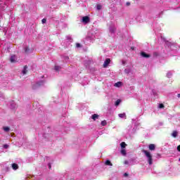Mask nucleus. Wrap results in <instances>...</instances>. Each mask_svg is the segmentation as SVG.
Here are the masks:
<instances>
[{"instance_id": "obj_5", "label": "nucleus", "mask_w": 180, "mask_h": 180, "mask_svg": "<svg viewBox=\"0 0 180 180\" xmlns=\"http://www.w3.org/2000/svg\"><path fill=\"white\" fill-rule=\"evenodd\" d=\"M109 64H110V58L105 59V60L104 61V64H103L104 68H106V67L108 65H109Z\"/></svg>"}, {"instance_id": "obj_41", "label": "nucleus", "mask_w": 180, "mask_h": 180, "mask_svg": "<svg viewBox=\"0 0 180 180\" xmlns=\"http://www.w3.org/2000/svg\"><path fill=\"white\" fill-rule=\"evenodd\" d=\"M6 171H9V167H6Z\"/></svg>"}, {"instance_id": "obj_27", "label": "nucleus", "mask_w": 180, "mask_h": 180, "mask_svg": "<svg viewBox=\"0 0 180 180\" xmlns=\"http://www.w3.org/2000/svg\"><path fill=\"white\" fill-rule=\"evenodd\" d=\"M60 68H61V67H60V66H55L56 71H60Z\"/></svg>"}, {"instance_id": "obj_2", "label": "nucleus", "mask_w": 180, "mask_h": 180, "mask_svg": "<svg viewBox=\"0 0 180 180\" xmlns=\"http://www.w3.org/2000/svg\"><path fill=\"white\" fill-rule=\"evenodd\" d=\"M46 84V80H40L38 82L32 84V89H37L39 86H43Z\"/></svg>"}, {"instance_id": "obj_30", "label": "nucleus", "mask_w": 180, "mask_h": 180, "mask_svg": "<svg viewBox=\"0 0 180 180\" xmlns=\"http://www.w3.org/2000/svg\"><path fill=\"white\" fill-rule=\"evenodd\" d=\"M9 148V145H8V144H5V145H4V148Z\"/></svg>"}, {"instance_id": "obj_26", "label": "nucleus", "mask_w": 180, "mask_h": 180, "mask_svg": "<svg viewBox=\"0 0 180 180\" xmlns=\"http://www.w3.org/2000/svg\"><path fill=\"white\" fill-rule=\"evenodd\" d=\"M121 147L122 148H124L126 147V143L124 142L121 143Z\"/></svg>"}, {"instance_id": "obj_28", "label": "nucleus", "mask_w": 180, "mask_h": 180, "mask_svg": "<svg viewBox=\"0 0 180 180\" xmlns=\"http://www.w3.org/2000/svg\"><path fill=\"white\" fill-rule=\"evenodd\" d=\"M159 108L164 109V104H162V103L159 104Z\"/></svg>"}, {"instance_id": "obj_38", "label": "nucleus", "mask_w": 180, "mask_h": 180, "mask_svg": "<svg viewBox=\"0 0 180 180\" xmlns=\"http://www.w3.org/2000/svg\"><path fill=\"white\" fill-rule=\"evenodd\" d=\"M162 122H159V126H162Z\"/></svg>"}, {"instance_id": "obj_36", "label": "nucleus", "mask_w": 180, "mask_h": 180, "mask_svg": "<svg viewBox=\"0 0 180 180\" xmlns=\"http://www.w3.org/2000/svg\"><path fill=\"white\" fill-rule=\"evenodd\" d=\"M177 150L180 151V145L177 146Z\"/></svg>"}, {"instance_id": "obj_34", "label": "nucleus", "mask_w": 180, "mask_h": 180, "mask_svg": "<svg viewBox=\"0 0 180 180\" xmlns=\"http://www.w3.org/2000/svg\"><path fill=\"white\" fill-rule=\"evenodd\" d=\"M126 5H127V6H130V2H127Z\"/></svg>"}, {"instance_id": "obj_39", "label": "nucleus", "mask_w": 180, "mask_h": 180, "mask_svg": "<svg viewBox=\"0 0 180 180\" xmlns=\"http://www.w3.org/2000/svg\"><path fill=\"white\" fill-rule=\"evenodd\" d=\"M86 64L87 65H86V67H88V65L89 64V61H87Z\"/></svg>"}, {"instance_id": "obj_9", "label": "nucleus", "mask_w": 180, "mask_h": 180, "mask_svg": "<svg viewBox=\"0 0 180 180\" xmlns=\"http://www.w3.org/2000/svg\"><path fill=\"white\" fill-rule=\"evenodd\" d=\"M141 56H142V57H144L145 58H148V57H150V55L146 53V52H142Z\"/></svg>"}, {"instance_id": "obj_15", "label": "nucleus", "mask_w": 180, "mask_h": 180, "mask_svg": "<svg viewBox=\"0 0 180 180\" xmlns=\"http://www.w3.org/2000/svg\"><path fill=\"white\" fill-rule=\"evenodd\" d=\"M41 139H47V134H44V135H39V140Z\"/></svg>"}, {"instance_id": "obj_20", "label": "nucleus", "mask_w": 180, "mask_h": 180, "mask_svg": "<svg viewBox=\"0 0 180 180\" xmlns=\"http://www.w3.org/2000/svg\"><path fill=\"white\" fill-rule=\"evenodd\" d=\"M121 154H122V155H126V154H127L126 150L122 149V150H121Z\"/></svg>"}, {"instance_id": "obj_29", "label": "nucleus", "mask_w": 180, "mask_h": 180, "mask_svg": "<svg viewBox=\"0 0 180 180\" xmlns=\"http://www.w3.org/2000/svg\"><path fill=\"white\" fill-rule=\"evenodd\" d=\"M46 22H47V20L46 18L42 19L41 22L43 24L46 23Z\"/></svg>"}, {"instance_id": "obj_8", "label": "nucleus", "mask_w": 180, "mask_h": 180, "mask_svg": "<svg viewBox=\"0 0 180 180\" xmlns=\"http://www.w3.org/2000/svg\"><path fill=\"white\" fill-rule=\"evenodd\" d=\"M27 72V66L25 65L22 71V73L23 75H26V73Z\"/></svg>"}, {"instance_id": "obj_24", "label": "nucleus", "mask_w": 180, "mask_h": 180, "mask_svg": "<svg viewBox=\"0 0 180 180\" xmlns=\"http://www.w3.org/2000/svg\"><path fill=\"white\" fill-rule=\"evenodd\" d=\"M120 85H122V82H119L115 83V86H117L119 88V86H120Z\"/></svg>"}, {"instance_id": "obj_18", "label": "nucleus", "mask_w": 180, "mask_h": 180, "mask_svg": "<svg viewBox=\"0 0 180 180\" xmlns=\"http://www.w3.org/2000/svg\"><path fill=\"white\" fill-rule=\"evenodd\" d=\"M25 53H30V49H29V47L26 46L25 48Z\"/></svg>"}, {"instance_id": "obj_21", "label": "nucleus", "mask_w": 180, "mask_h": 180, "mask_svg": "<svg viewBox=\"0 0 180 180\" xmlns=\"http://www.w3.org/2000/svg\"><path fill=\"white\" fill-rule=\"evenodd\" d=\"M119 105H120V100L118 99L115 101V106H119Z\"/></svg>"}, {"instance_id": "obj_31", "label": "nucleus", "mask_w": 180, "mask_h": 180, "mask_svg": "<svg viewBox=\"0 0 180 180\" xmlns=\"http://www.w3.org/2000/svg\"><path fill=\"white\" fill-rule=\"evenodd\" d=\"M76 47L77 48V49H79V47H81V44H76Z\"/></svg>"}, {"instance_id": "obj_16", "label": "nucleus", "mask_w": 180, "mask_h": 180, "mask_svg": "<svg viewBox=\"0 0 180 180\" xmlns=\"http://www.w3.org/2000/svg\"><path fill=\"white\" fill-rule=\"evenodd\" d=\"M172 137H176L178 136V131H174L173 133L172 134Z\"/></svg>"}, {"instance_id": "obj_1", "label": "nucleus", "mask_w": 180, "mask_h": 180, "mask_svg": "<svg viewBox=\"0 0 180 180\" xmlns=\"http://www.w3.org/2000/svg\"><path fill=\"white\" fill-rule=\"evenodd\" d=\"M143 153L145 154L149 165H153V155H151V153L146 150H143Z\"/></svg>"}, {"instance_id": "obj_42", "label": "nucleus", "mask_w": 180, "mask_h": 180, "mask_svg": "<svg viewBox=\"0 0 180 180\" xmlns=\"http://www.w3.org/2000/svg\"><path fill=\"white\" fill-rule=\"evenodd\" d=\"M177 96H178V98H180V94H179L177 95Z\"/></svg>"}, {"instance_id": "obj_35", "label": "nucleus", "mask_w": 180, "mask_h": 180, "mask_svg": "<svg viewBox=\"0 0 180 180\" xmlns=\"http://www.w3.org/2000/svg\"><path fill=\"white\" fill-rule=\"evenodd\" d=\"M124 164H125L126 165H127V164H129V161L125 160V161H124Z\"/></svg>"}, {"instance_id": "obj_13", "label": "nucleus", "mask_w": 180, "mask_h": 180, "mask_svg": "<svg viewBox=\"0 0 180 180\" xmlns=\"http://www.w3.org/2000/svg\"><path fill=\"white\" fill-rule=\"evenodd\" d=\"M99 117V115H98L97 114H94L91 116V119H93V120H96V119H98Z\"/></svg>"}, {"instance_id": "obj_6", "label": "nucleus", "mask_w": 180, "mask_h": 180, "mask_svg": "<svg viewBox=\"0 0 180 180\" xmlns=\"http://www.w3.org/2000/svg\"><path fill=\"white\" fill-rule=\"evenodd\" d=\"M115 32H116V27H115V25H111L110 27V32L115 33Z\"/></svg>"}, {"instance_id": "obj_23", "label": "nucleus", "mask_w": 180, "mask_h": 180, "mask_svg": "<svg viewBox=\"0 0 180 180\" xmlns=\"http://www.w3.org/2000/svg\"><path fill=\"white\" fill-rule=\"evenodd\" d=\"M124 72H125V74H130V69H129V68L125 69Z\"/></svg>"}, {"instance_id": "obj_32", "label": "nucleus", "mask_w": 180, "mask_h": 180, "mask_svg": "<svg viewBox=\"0 0 180 180\" xmlns=\"http://www.w3.org/2000/svg\"><path fill=\"white\" fill-rule=\"evenodd\" d=\"M48 167H49V169H51V163H48Z\"/></svg>"}, {"instance_id": "obj_7", "label": "nucleus", "mask_w": 180, "mask_h": 180, "mask_svg": "<svg viewBox=\"0 0 180 180\" xmlns=\"http://www.w3.org/2000/svg\"><path fill=\"white\" fill-rule=\"evenodd\" d=\"M148 148H149V150H150V151H154V150H155V145L153 144V143H150L148 146Z\"/></svg>"}, {"instance_id": "obj_10", "label": "nucleus", "mask_w": 180, "mask_h": 180, "mask_svg": "<svg viewBox=\"0 0 180 180\" xmlns=\"http://www.w3.org/2000/svg\"><path fill=\"white\" fill-rule=\"evenodd\" d=\"M105 164L106 165L110 166V167H112V166L113 165L112 164V162H110V160H107L105 161Z\"/></svg>"}, {"instance_id": "obj_17", "label": "nucleus", "mask_w": 180, "mask_h": 180, "mask_svg": "<svg viewBox=\"0 0 180 180\" xmlns=\"http://www.w3.org/2000/svg\"><path fill=\"white\" fill-rule=\"evenodd\" d=\"M167 78H171L172 77V72H168L167 73Z\"/></svg>"}, {"instance_id": "obj_44", "label": "nucleus", "mask_w": 180, "mask_h": 180, "mask_svg": "<svg viewBox=\"0 0 180 180\" xmlns=\"http://www.w3.org/2000/svg\"><path fill=\"white\" fill-rule=\"evenodd\" d=\"M158 157H160V154H158Z\"/></svg>"}, {"instance_id": "obj_19", "label": "nucleus", "mask_w": 180, "mask_h": 180, "mask_svg": "<svg viewBox=\"0 0 180 180\" xmlns=\"http://www.w3.org/2000/svg\"><path fill=\"white\" fill-rule=\"evenodd\" d=\"M3 129L4 130V131H6V132L9 131L10 130L8 127H4Z\"/></svg>"}, {"instance_id": "obj_33", "label": "nucleus", "mask_w": 180, "mask_h": 180, "mask_svg": "<svg viewBox=\"0 0 180 180\" xmlns=\"http://www.w3.org/2000/svg\"><path fill=\"white\" fill-rule=\"evenodd\" d=\"M66 39H67L68 40H71V37H70V36H67V37H66Z\"/></svg>"}, {"instance_id": "obj_14", "label": "nucleus", "mask_w": 180, "mask_h": 180, "mask_svg": "<svg viewBox=\"0 0 180 180\" xmlns=\"http://www.w3.org/2000/svg\"><path fill=\"white\" fill-rule=\"evenodd\" d=\"M15 107H16V104H15V103L13 101H12L11 103V109H15Z\"/></svg>"}, {"instance_id": "obj_12", "label": "nucleus", "mask_w": 180, "mask_h": 180, "mask_svg": "<svg viewBox=\"0 0 180 180\" xmlns=\"http://www.w3.org/2000/svg\"><path fill=\"white\" fill-rule=\"evenodd\" d=\"M118 116L121 119H124V118H126V113L124 112V113H122V114H119Z\"/></svg>"}, {"instance_id": "obj_37", "label": "nucleus", "mask_w": 180, "mask_h": 180, "mask_svg": "<svg viewBox=\"0 0 180 180\" xmlns=\"http://www.w3.org/2000/svg\"><path fill=\"white\" fill-rule=\"evenodd\" d=\"M129 176V174H127V173L124 174V176Z\"/></svg>"}, {"instance_id": "obj_22", "label": "nucleus", "mask_w": 180, "mask_h": 180, "mask_svg": "<svg viewBox=\"0 0 180 180\" xmlns=\"http://www.w3.org/2000/svg\"><path fill=\"white\" fill-rule=\"evenodd\" d=\"M96 8L98 11H101V9H102V6L101 4H98Z\"/></svg>"}, {"instance_id": "obj_43", "label": "nucleus", "mask_w": 180, "mask_h": 180, "mask_svg": "<svg viewBox=\"0 0 180 180\" xmlns=\"http://www.w3.org/2000/svg\"><path fill=\"white\" fill-rule=\"evenodd\" d=\"M66 60H68V57H66Z\"/></svg>"}, {"instance_id": "obj_4", "label": "nucleus", "mask_w": 180, "mask_h": 180, "mask_svg": "<svg viewBox=\"0 0 180 180\" xmlns=\"http://www.w3.org/2000/svg\"><path fill=\"white\" fill-rule=\"evenodd\" d=\"M89 20H90V19H89V17H88V16H84L82 19V22L83 23H85L86 25V23H89Z\"/></svg>"}, {"instance_id": "obj_11", "label": "nucleus", "mask_w": 180, "mask_h": 180, "mask_svg": "<svg viewBox=\"0 0 180 180\" xmlns=\"http://www.w3.org/2000/svg\"><path fill=\"white\" fill-rule=\"evenodd\" d=\"M12 168H13V169L16 170L19 168V166H18V164L14 163V164L12 165Z\"/></svg>"}, {"instance_id": "obj_25", "label": "nucleus", "mask_w": 180, "mask_h": 180, "mask_svg": "<svg viewBox=\"0 0 180 180\" xmlns=\"http://www.w3.org/2000/svg\"><path fill=\"white\" fill-rule=\"evenodd\" d=\"M106 124H107L106 120H103V121L101 122V125L102 126H106Z\"/></svg>"}, {"instance_id": "obj_40", "label": "nucleus", "mask_w": 180, "mask_h": 180, "mask_svg": "<svg viewBox=\"0 0 180 180\" xmlns=\"http://www.w3.org/2000/svg\"><path fill=\"white\" fill-rule=\"evenodd\" d=\"M46 161H48V160H50V158L47 157V158H46Z\"/></svg>"}, {"instance_id": "obj_3", "label": "nucleus", "mask_w": 180, "mask_h": 180, "mask_svg": "<svg viewBox=\"0 0 180 180\" xmlns=\"http://www.w3.org/2000/svg\"><path fill=\"white\" fill-rule=\"evenodd\" d=\"M10 61L11 63H18V56H16V55H11Z\"/></svg>"}]
</instances>
